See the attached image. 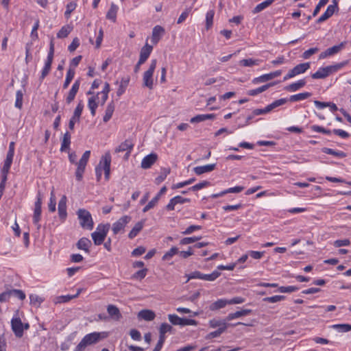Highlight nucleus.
I'll return each instance as SVG.
<instances>
[{
  "mask_svg": "<svg viewBox=\"0 0 351 351\" xmlns=\"http://www.w3.org/2000/svg\"><path fill=\"white\" fill-rule=\"evenodd\" d=\"M56 201L53 191L51 192V197L48 205L49 210L51 213L56 211Z\"/></svg>",
  "mask_w": 351,
  "mask_h": 351,
  "instance_id": "obj_60",
  "label": "nucleus"
},
{
  "mask_svg": "<svg viewBox=\"0 0 351 351\" xmlns=\"http://www.w3.org/2000/svg\"><path fill=\"white\" fill-rule=\"evenodd\" d=\"M110 163L111 156L109 153H106L103 156L99 162V165H102L103 170L104 171L105 178L106 180H109L110 173Z\"/></svg>",
  "mask_w": 351,
  "mask_h": 351,
  "instance_id": "obj_13",
  "label": "nucleus"
},
{
  "mask_svg": "<svg viewBox=\"0 0 351 351\" xmlns=\"http://www.w3.org/2000/svg\"><path fill=\"white\" fill-rule=\"evenodd\" d=\"M220 275H221V273L218 271H214L213 272H212L210 274H202V280H207V281H214Z\"/></svg>",
  "mask_w": 351,
  "mask_h": 351,
  "instance_id": "obj_56",
  "label": "nucleus"
},
{
  "mask_svg": "<svg viewBox=\"0 0 351 351\" xmlns=\"http://www.w3.org/2000/svg\"><path fill=\"white\" fill-rule=\"evenodd\" d=\"M74 75H75V69L73 68H71L69 67V70L67 71V73H66V79H65V81L63 84V88L64 89H66L68 88L69 84L71 83V82L72 81L73 78L74 77Z\"/></svg>",
  "mask_w": 351,
  "mask_h": 351,
  "instance_id": "obj_48",
  "label": "nucleus"
},
{
  "mask_svg": "<svg viewBox=\"0 0 351 351\" xmlns=\"http://www.w3.org/2000/svg\"><path fill=\"white\" fill-rule=\"evenodd\" d=\"M311 129L313 132H320L325 134H330L332 133V132L330 130L325 129L324 128L317 125H311Z\"/></svg>",
  "mask_w": 351,
  "mask_h": 351,
  "instance_id": "obj_63",
  "label": "nucleus"
},
{
  "mask_svg": "<svg viewBox=\"0 0 351 351\" xmlns=\"http://www.w3.org/2000/svg\"><path fill=\"white\" fill-rule=\"evenodd\" d=\"M261 61L258 59L254 60L252 58L243 59L240 60L239 64L243 66H252L254 65H258Z\"/></svg>",
  "mask_w": 351,
  "mask_h": 351,
  "instance_id": "obj_49",
  "label": "nucleus"
},
{
  "mask_svg": "<svg viewBox=\"0 0 351 351\" xmlns=\"http://www.w3.org/2000/svg\"><path fill=\"white\" fill-rule=\"evenodd\" d=\"M167 188L166 186H162L158 193L150 201L148 204L143 208V212L146 213L158 204L161 195H162L165 193H166Z\"/></svg>",
  "mask_w": 351,
  "mask_h": 351,
  "instance_id": "obj_16",
  "label": "nucleus"
},
{
  "mask_svg": "<svg viewBox=\"0 0 351 351\" xmlns=\"http://www.w3.org/2000/svg\"><path fill=\"white\" fill-rule=\"evenodd\" d=\"M332 328L341 332H346L351 330V325L348 324H335L332 326Z\"/></svg>",
  "mask_w": 351,
  "mask_h": 351,
  "instance_id": "obj_53",
  "label": "nucleus"
},
{
  "mask_svg": "<svg viewBox=\"0 0 351 351\" xmlns=\"http://www.w3.org/2000/svg\"><path fill=\"white\" fill-rule=\"evenodd\" d=\"M107 311L109 315L116 321H119L122 317L119 309L113 304H109L107 306Z\"/></svg>",
  "mask_w": 351,
  "mask_h": 351,
  "instance_id": "obj_27",
  "label": "nucleus"
},
{
  "mask_svg": "<svg viewBox=\"0 0 351 351\" xmlns=\"http://www.w3.org/2000/svg\"><path fill=\"white\" fill-rule=\"evenodd\" d=\"M145 221H141L137 222L131 231L129 232L128 237L130 239H134L137 236V234L142 230L144 226Z\"/></svg>",
  "mask_w": 351,
  "mask_h": 351,
  "instance_id": "obj_32",
  "label": "nucleus"
},
{
  "mask_svg": "<svg viewBox=\"0 0 351 351\" xmlns=\"http://www.w3.org/2000/svg\"><path fill=\"white\" fill-rule=\"evenodd\" d=\"M346 42L343 41L337 45H335L332 47L327 49L326 51L322 52L319 54V59H324L328 56H331L338 53L346 47Z\"/></svg>",
  "mask_w": 351,
  "mask_h": 351,
  "instance_id": "obj_12",
  "label": "nucleus"
},
{
  "mask_svg": "<svg viewBox=\"0 0 351 351\" xmlns=\"http://www.w3.org/2000/svg\"><path fill=\"white\" fill-rule=\"evenodd\" d=\"M178 248L176 247H172L168 252H167L162 256L163 261L170 260L175 254H178Z\"/></svg>",
  "mask_w": 351,
  "mask_h": 351,
  "instance_id": "obj_55",
  "label": "nucleus"
},
{
  "mask_svg": "<svg viewBox=\"0 0 351 351\" xmlns=\"http://www.w3.org/2000/svg\"><path fill=\"white\" fill-rule=\"evenodd\" d=\"M225 331L226 326H223V328H219L217 330L208 333L206 338L207 339H210L213 338L218 337Z\"/></svg>",
  "mask_w": 351,
  "mask_h": 351,
  "instance_id": "obj_58",
  "label": "nucleus"
},
{
  "mask_svg": "<svg viewBox=\"0 0 351 351\" xmlns=\"http://www.w3.org/2000/svg\"><path fill=\"white\" fill-rule=\"evenodd\" d=\"M170 168H162L160 175L155 179V183L156 184H160L166 179L167 176L170 173Z\"/></svg>",
  "mask_w": 351,
  "mask_h": 351,
  "instance_id": "obj_43",
  "label": "nucleus"
},
{
  "mask_svg": "<svg viewBox=\"0 0 351 351\" xmlns=\"http://www.w3.org/2000/svg\"><path fill=\"white\" fill-rule=\"evenodd\" d=\"M90 156V151H86L82 155L78 162H76L77 155L75 153H71L69 155V161L71 163L77 165L75 171V178L77 181H81L83 178V174L85 171L86 166Z\"/></svg>",
  "mask_w": 351,
  "mask_h": 351,
  "instance_id": "obj_2",
  "label": "nucleus"
},
{
  "mask_svg": "<svg viewBox=\"0 0 351 351\" xmlns=\"http://www.w3.org/2000/svg\"><path fill=\"white\" fill-rule=\"evenodd\" d=\"M134 147V144L130 139H126L124 142L121 143L116 149L115 152H126L125 158H128L131 153Z\"/></svg>",
  "mask_w": 351,
  "mask_h": 351,
  "instance_id": "obj_15",
  "label": "nucleus"
},
{
  "mask_svg": "<svg viewBox=\"0 0 351 351\" xmlns=\"http://www.w3.org/2000/svg\"><path fill=\"white\" fill-rule=\"evenodd\" d=\"M227 304H228V300L219 299L218 300L212 303L210 305L209 308L210 311H217L224 308Z\"/></svg>",
  "mask_w": 351,
  "mask_h": 351,
  "instance_id": "obj_33",
  "label": "nucleus"
},
{
  "mask_svg": "<svg viewBox=\"0 0 351 351\" xmlns=\"http://www.w3.org/2000/svg\"><path fill=\"white\" fill-rule=\"evenodd\" d=\"M337 3L335 1H334V3L332 5H329L325 11V12L317 20V23H321L328 19H329L330 16H332V14L335 13V10L337 9Z\"/></svg>",
  "mask_w": 351,
  "mask_h": 351,
  "instance_id": "obj_19",
  "label": "nucleus"
},
{
  "mask_svg": "<svg viewBox=\"0 0 351 351\" xmlns=\"http://www.w3.org/2000/svg\"><path fill=\"white\" fill-rule=\"evenodd\" d=\"M215 15V11L213 10H209L206 14V28L209 29L213 24V18Z\"/></svg>",
  "mask_w": 351,
  "mask_h": 351,
  "instance_id": "obj_51",
  "label": "nucleus"
},
{
  "mask_svg": "<svg viewBox=\"0 0 351 351\" xmlns=\"http://www.w3.org/2000/svg\"><path fill=\"white\" fill-rule=\"evenodd\" d=\"M216 164H209L204 166H198L193 168L195 174L199 176L205 173L210 172L215 169Z\"/></svg>",
  "mask_w": 351,
  "mask_h": 351,
  "instance_id": "obj_26",
  "label": "nucleus"
},
{
  "mask_svg": "<svg viewBox=\"0 0 351 351\" xmlns=\"http://www.w3.org/2000/svg\"><path fill=\"white\" fill-rule=\"evenodd\" d=\"M108 332H94L85 335L76 347V351H83L87 346L97 343L107 338Z\"/></svg>",
  "mask_w": 351,
  "mask_h": 351,
  "instance_id": "obj_1",
  "label": "nucleus"
},
{
  "mask_svg": "<svg viewBox=\"0 0 351 351\" xmlns=\"http://www.w3.org/2000/svg\"><path fill=\"white\" fill-rule=\"evenodd\" d=\"M164 33L165 29L162 27L160 25L155 26L152 30V43L156 45Z\"/></svg>",
  "mask_w": 351,
  "mask_h": 351,
  "instance_id": "obj_24",
  "label": "nucleus"
},
{
  "mask_svg": "<svg viewBox=\"0 0 351 351\" xmlns=\"http://www.w3.org/2000/svg\"><path fill=\"white\" fill-rule=\"evenodd\" d=\"M99 101H101V97H99L98 95L93 96L88 99V106L93 117L96 114V109Z\"/></svg>",
  "mask_w": 351,
  "mask_h": 351,
  "instance_id": "obj_25",
  "label": "nucleus"
},
{
  "mask_svg": "<svg viewBox=\"0 0 351 351\" xmlns=\"http://www.w3.org/2000/svg\"><path fill=\"white\" fill-rule=\"evenodd\" d=\"M288 101V99L282 98L274 101L273 103L266 106V111L270 112L273 109L286 104Z\"/></svg>",
  "mask_w": 351,
  "mask_h": 351,
  "instance_id": "obj_46",
  "label": "nucleus"
},
{
  "mask_svg": "<svg viewBox=\"0 0 351 351\" xmlns=\"http://www.w3.org/2000/svg\"><path fill=\"white\" fill-rule=\"evenodd\" d=\"M77 4L75 2H70L66 5V10L64 12V16L66 19H69L71 16V12L76 8Z\"/></svg>",
  "mask_w": 351,
  "mask_h": 351,
  "instance_id": "obj_61",
  "label": "nucleus"
},
{
  "mask_svg": "<svg viewBox=\"0 0 351 351\" xmlns=\"http://www.w3.org/2000/svg\"><path fill=\"white\" fill-rule=\"evenodd\" d=\"M153 49V47L146 43L141 49L140 51V58H139V63L143 64L146 62L147 58H149L150 53H152Z\"/></svg>",
  "mask_w": 351,
  "mask_h": 351,
  "instance_id": "obj_22",
  "label": "nucleus"
},
{
  "mask_svg": "<svg viewBox=\"0 0 351 351\" xmlns=\"http://www.w3.org/2000/svg\"><path fill=\"white\" fill-rule=\"evenodd\" d=\"M190 202L191 199L189 198H185L180 195H177L169 200L165 209L167 211H172L176 210V207L178 204H182Z\"/></svg>",
  "mask_w": 351,
  "mask_h": 351,
  "instance_id": "obj_11",
  "label": "nucleus"
},
{
  "mask_svg": "<svg viewBox=\"0 0 351 351\" xmlns=\"http://www.w3.org/2000/svg\"><path fill=\"white\" fill-rule=\"evenodd\" d=\"M215 117L214 114H198L191 119V123H199L208 119H213Z\"/></svg>",
  "mask_w": 351,
  "mask_h": 351,
  "instance_id": "obj_39",
  "label": "nucleus"
},
{
  "mask_svg": "<svg viewBox=\"0 0 351 351\" xmlns=\"http://www.w3.org/2000/svg\"><path fill=\"white\" fill-rule=\"evenodd\" d=\"M155 317V313L151 310H142L138 313V317L145 321H152Z\"/></svg>",
  "mask_w": 351,
  "mask_h": 351,
  "instance_id": "obj_29",
  "label": "nucleus"
},
{
  "mask_svg": "<svg viewBox=\"0 0 351 351\" xmlns=\"http://www.w3.org/2000/svg\"><path fill=\"white\" fill-rule=\"evenodd\" d=\"M110 90V84L108 82H106L104 84V87L101 93H98L97 95L98 96L101 95V105H104L108 97V93Z\"/></svg>",
  "mask_w": 351,
  "mask_h": 351,
  "instance_id": "obj_41",
  "label": "nucleus"
},
{
  "mask_svg": "<svg viewBox=\"0 0 351 351\" xmlns=\"http://www.w3.org/2000/svg\"><path fill=\"white\" fill-rule=\"evenodd\" d=\"M39 23H40L39 20L37 19L32 27L30 36L33 40H36L38 38L37 31H38V29L39 28Z\"/></svg>",
  "mask_w": 351,
  "mask_h": 351,
  "instance_id": "obj_62",
  "label": "nucleus"
},
{
  "mask_svg": "<svg viewBox=\"0 0 351 351\" xmlns=\"http://www.w3.org/2000/svg\"><path fill=\"white\" fill-rule=\"evenodd\" d=\"M71 144V134L69 132H66L62 137L60 151L66 152L69 149Z\"/></svg>",
  "mask_w": 351,
  "mask_h": 351,
  "instance_id": "obj_34",
  "label": "nucleus"
},
{
  "mask_svg": "<svg viewBox=\"0 0 351 351\" xmlns=\"http://www.w3.org/2000/svg\"><path fill=\"white\" fill-rule=\"evenodd\" d=\"M77 215L82 228L88 230H93L94 222L89 211L84 208H80L77 211Z\"/></svg>",
  "mask_w": 351,
  "mask_h": 351,
  "instance_id": "obj_5",
  "label": "nucleus"
},
{
  "mask_svg": "<svg viewBox=\"0 0 351 351\" xmlns=\"http://www.w3.org/2000/svg\"><path fill=\"white\" fill-rule=\"evenodd\" d=\"M158 160V155L156 153H151L145 156L141 161V167L144 169L150 168Z\"/></svg>",
  "mask_w": 351,
  "mask_h": 351,
  "instance_id": "obj_18",
  "label": "nucleus"
},
{
  "mask_svg": "<svg viewBox=\"0 0 351 351\" xmlns=\"http://www.w3.org/2000/svg\"><path fill=\"white\" fill-rule=\"evenodd\" d=\"M311 96V93L308 92L301 93L296 95H291L288 101L295 102L300 100L306 99Z\"/></svg>",
  "mask_w": 351,
  "mask_h": 351,
  "instance_id": "obj_42",
  "label": "nucleus"
},
{
  "mask_svg": "<svg viewBox=\"0 0 351 351\" xmlns=\"http://www.w3.org/2000/svg\"><path fill=\"white\" fill-rule=\"evenodd\" d=\"M288 101V99L282 98L274 101L273 103L266 106V111L270 112L273 109L286 104Z\"/></svg>",
  "mask_w": 351,
  "mask_h": 351,
  "instance_id": "obj_45",
  "label": "nucleus"
},
{
  "mask_svg": "<svg viewBox=\"0 0 351 351\" xmlns=\"http://www.w3.org/2000/svg\"><path fill=\"white\" fill-rule=\"evenodd\" d=\"M169 322L173 325L184 326H196L197 322L195 319L181 318L176 315L170 314L168 315Z\"/></svg>",
  "mask_w": 351,
  "mask_h": 351,
  "instance_id": "obj_8",
  "label": "nucleus"
},
{
  "mask_svg": "<svg viewBox=\"0 0 351 351\" xmlns=\"http://www.w3.org/2000/svg\"><path fill=\"white\" fill-rule=\"evenodd\" d=\"M117 11L118 7L114 3H112L110 8L106 14V19L112 21V22H115Z\"/></svg>",
  "mask_w": 351,
  "mask_h": 351,
  "instance_id": "obj_38",
  "label": "nucleus"
},
{
  "mask_svg": "<svg viewBox=\"0 0 351 351\" xmlns=\"http://www.w3.org/2000/svg\"><path fill=\"white\" fill-rule=\"evenodd\" d=\"M130 82V77H123L120 82L119 88L117 91V95L118 97L121 96L125 91Z\"/></svg>",
  "mask_w": 351,
  "mask_h": 351,
  "instance_id": "obj_37",
  "label": "nucleus"
},
{
  "mask_svg": "<svg viewBox=\"0 0 351 351\" xmlns=\"http://www.w3.org/2000/svg\"><path fill=\"white\" fill-rule=\"evenodd\" d=\"M81 293V289H79L75 295H62L57 298V303H64L70 301L72 299L77 298Z\"/></svg>",
  "mask_w": 351,
  "mask_h": 351,
  "instance_id": "obj_50",
  "label": "nucleus"
},
{
  "mask_svg": "<svg viewBox=\"0 0 351 351\" xmlns=\"http://www.w3.org/2000/svg\"><path fill=\"white\" fill-rule=\"evenodd\" d=\"M41 205H42V196L40 192L38 193L36 197V201L34 205V210L33 215V223L37 226V228L39 229L40 225L39 224V221L40 220L41 217Z\"/></svg>",
  "mask_w": 351,
  "mask_h": 351,
  "instance_id": "obj_9",
  "label": "nucleus"
},
{
  "mask_svg": "<svg viewBox=\"0 0 351 351\" xmlns=\"http://www.w3.org/2000/svg\"><path fill=\"white\" fill-rule=\"evenodd\" d=\"M310 68L309 62L301 63L295 66H294L292 69H291L288 73L284 77V81H286L290 78H292L298 75L305 73Z\"/></svg>",
  "mask_w": 351,
  "mask_h": 351,
  "instance_id": "obj_7",
  "label": "nucleus"
},
{
  "mask_svg": "<svg viewBox=\"0 0 351 351\" xmlns=\"http://www.w3.org/2000/svg\"><path fill=\"white\" fill-rule=\"evenodd\" d=\"M110 228V223H99L97 226L96 230L91 234L92 239L95 245H100L104 243Z\"/></svg>",
  "mask_w": 351,
  "mask_h": 351,
  "instance_id": "obj_4",
  "label": "nucleus"
},
{
  "mask_svg": "<svg viewBox=\"0 0 351 351\" xmlns=\"http://www.w3.org/2000/svg\"><path fill=\"white\" fill-rule=\"evenodd\" d=\"M346 64V62L330 65L326 67L319 68L315 73L312 75L313 79H324L331 73H335Z\"/></svg>",
  "mask_w": 351,
  "mask_h": 351,
  "instance_id": "obj_3",
  "label": "nucleus"
},
{
  "mask_svg": "<svg viewBox=\"0 0 351 351\" xmlns=\"http://www.w3.org/2000/svg\"><path fill=\"white\" fill-rule=\"evenodd\" d=\"M172 329H173V327L171 325H169V324L162 323L160 325V327L159 329V332H160L159 337H165V334L168 332H171L172 330Z\"/></svg>",
  "mask_w": 351,
  "mask_h": 351,
  "instance_id": "obj_54",
  "label": "nucleus"
},
{
  "mask_svg": "<svg viewBox=\"0 0 351 351\" xmlns=\"http://www.w3.org/2000/svg\"><path fill=\"white\" fill-rule=\"evenodd\" d=\"M274 1V0H266L261 3L258 4L254 8L253 13L256 14V13L261 12L262 10H265V8H267V7L271 5Z\"/></svg>",
  "mask_w": 351,
  "mask_h": 351,
  "instance_id": "obj_44",
  "label": "nucleus"
},
{
  "mask_svg": "<svg viewBox=\"0 0 351 351\" xmlns=\"http://www.w3.org/2000/svg\"><path fill=\"white\" fill-rule=\"evenodd\" d=\"M52 62H53L52 58H47L45 63V66L42 71L40 80H43L49 74V73L51 70Z\"/></svg>",
  "mask_w": 351,
  "mask_h": 351,
  "instance_id": "obj_47",
  "label": "nucleus"
},
{
  "mask_svg": "<svg viewBox=\"0 0 351 351\" xmlns=\"http://www.w3.org/2000/svg\"><path fill=\"white\" fill-rule=\"evenodd\" d=\"M80 86V80H75L66 97V102L67 104H71L74 100L75 95L79 90Z\"/></svg>",
  "mask_w": 351,
  "mask_h": 351,
  "instance_id": "obj_21",
  "label": "nucleus"
},
{
  "mask_svg": "<svg viewBox=\"0 0 351 351\" xmlns=\"http://www.w3.org/2000/svg\"><path fill=\"white\" fill-rule=\"evenodd\" d=\"M132 220V217L128 215H124L119 219L116 222L112 224V230L114 234H117L121 231L124 230L125 227Z\"/></svg>",
  "mask_w": 351,
  "mask_h": 351,
  "instance_id": "obj_10",
  "label": "nucleus"
},
{
  "mask_svg": "<svg viewBox=\"0 0 351 351\" xmlns=\"http://www.w3.org/2000/svg\"><path fill=\"white\" fill-rule=\"evenodd\" d=\"M285 299V296L284 295H274L271 297H267L263 299L264 302L275 303L278 302L282 301Z\"/></svg>",
  "mask_w": 351,
  "mask_h": 351,
  "instance_id": "obj_59",
  "label": "nucleus"
},
{
  "mask_svg": "<svg viewBox=\"0 0 351 351\" xmlns=\"http://www.w3.org/2000/svg\"><path fill=\"white\" fill-rule=\"evenodd\" d=\"M147 272V269L143 268V269L138 270L136 273H134L132 276V278L142 280L146 276Z\"/></svg>",
  "mask_w": 351,
  "mask_h": 351,
  "instance_id": "obj_64",
  "label": "nucleus"
},
{
  "mask_svg": "<svg viewBox=\"0 0 351 351\" xmlns=\"http://www.w3.org/2000/svg\"><path fill=\"white\" fill-rule=\"evenodd\" d=\"M72 27L69 25L63 26L58 32L57 37L59 38H66L71 32Z\"/></svg>",
  "mask_w": 351,
  "mask_h": 351,
  "instance_id": "obj_52",
  "label": "nucleus"
},
{
  "mask_svg": "<svg viewBox=\"0 0 351 351\" xmlns=\"http://www.w3.org/2000/svg\"><path fill=\"white\" fill-rule=\"evenodd\" d=\"M23 93L21 90H17L16 93L15 107L21 109L23 106Z\"/></svg>",
  "mask_w": 351,
  "mask_h": 351,
  "instance_id": "obj_57",
  "label": "nucleus"
},
{
  "mask_svg": "<svg viewBox=\"0 0 351 351\" xmlns=\"http://www.w3.org/2000/svg\"><path fill=\"white\" fill-rule=\"evenodd\" d=\"M306 84L304 79L300 80L297 82L292 83L285 87V90L291 92H295L304 87Z\"/></svg>",
  "mask_w": 351,
  "mask_h": 351,
  "instance_id": "obj_30",
  "label": "nucleus"
},
{
  "mask_svg": "<svg viewBox=\"0 0 351 351\" xmlns=\"http://www.w3.org/2000/svg\"><path fill=\"white\" fill-rule=\"evenodd\" d=\"M282 72L280 70H278L267 74H264L260 77H255L252 80L253 84H258L262 82H265L269 80H271L276 77H278L281 75Z\"/></svg>",
  "mask_w": 351,
  "mask_h": 351,
  "instance_id": "obj_17",
  "label": "nucleus"
},
{
  "mask_svg": "<svg viewBox=\"0 0 351 351\" xmlns=\"http://www.w3.org/2000/svg\"><path fill=\"white\" fill-rule=\"evenodd\" d=\"M58 215L60 219L64 221L67 216L66 213V197L63 195L58 202Z\"/></svg>",
  "mask_w": 351,
  "mask_h": 351,
  "instance_id": "obj_20",
  "label": "nucleus"
},
{
  "mask_svg": "<svg viewBox=\"0 0 351 351\" xmlns=\"http://www.w3.org/2000/svg\"><path fill=\"white\" fill-rule=\"evenodd\" d=\"M114 108L115 106L113 101H111L108 104L103 118L104 122L106 123L112 118Z\"/></svg>",
  "mask_w": 351,
  "mask_h": 351,
  "instance_id": "obj_35",
  "label": "nucleus"
},
{
  "mask_svg": "<svg viewBox=\"0 0 351 351\" xmlns=\"http://www.w3.org/2000/svg\"><path fill=\"white\" fill-rule=\"evenodd\" d=\"M157 64L156 59H154L152 60L149 67L147 71H146L143 74V86L147 87L149 89L153 88V74L156 69Z\"/></svg>",
  "mask_w": 351,
  "mask_h": 351,
  "instance_id": "obj_6",
  "label": "nucleus"
},
{
  "mask_svg": "<svg viewBox=\"0 0 351 351\" xmlns=\"http://www.w3.org/2000/svg\"><path fill=\"white\" fill-rule=\"evenodd\" d=\"M251 313H252V310L251 309H243V310H241V311H238L237 312L230 313L226 317V320L229 322V321H231V320H232L234 319H237V318L241 317L242 316L248 315Z\"/></svg>",
  "mask_w": 351,
  "mask_h": 351,
  "instance_id": "obj_28",
  "label": "nucleus"
},
{
  "mask_svg": "<svg viewBox=\"0 0 351 351\" xmlns=\"http://www.w3.org/2000/svg\"><path fill=\"white\" fill-rule=\"evenodd\" d=\"M11 326L12 331L17 337H21L23 335V324L20 317H14L11 320Z\"/></svg>",
  "mask_w": 351,
  "mask_h": 351,
  "instance_id": "obj_14",
  "label": "nucleus"
},
{
  "mask_svg": "<svg viewBox=\"0 0 351 351\" xmlns=\"http://www.w3.org/2000/svg\"><path fill=\"white\" fill-rule=\"evenodd\" d=\"M275 84L274 82L269 83L265 85H263L261 87H258L256 89L250 90L247 91V95L250 96H255L258 94H260L265 90H267L269 87L274 86Z\"/></svg>",
  "mask_w": 351,
  "mask_h": 351,
  "instance_id": "obj_36",
  "label": "nucleus"
},
{
  "mask_svg": "<svg viewBox=\"0 0 351 351\" xmlns=\"http://www.w3.org/2000/svg\"><path fill=\"white\" fill-rule=\"evenodd\" d=\"M76 245L79 250L88 252L89 247L91 246V241L88 238L82 237L77 241Z\"/></svg>",
  "mask_w": 351,
  "mask_h": 351,
  "instance_id": "obj_31",
  "label": "nucleus"
},
{
  "mask_svg": "<svg viewBox=\"0 0 351 351\" xmlns=\"http://www.w3.org/2000/svg\"><path fill=\"white\" fill-rule=\"evenodd\" d=\"M323 153L332 155L335 157L343 158L346 156V154L342 151H336L330 148L324 147L322 149Z\"/></svg>",
  "mask_w": 351,
  "mask_h": 351,
  "instance_id": "obj_40",
  "label": "nucleus"
},
{
  "mask_svg": "<svg viewBox=\"0 0 351 351\" xmlns=\"http://www.w3.org/2000/svg\"><path fill=\"white\" fill-rule=\"evenodd\" d=\"M227 322L228 321L226 320V319L223 320H218V319H211L209 321V326H210V327H211L213 328H215L217 327L223 328V326H226V330L228 326H235L237 325L243 324L241 322H238L234 324H228Z\"/></svg>",
  "mask_w": 351,
  "mask_h": 351,
  "instance_id": "obj_23",
  "label": "nucleus"
}]
</instances>
